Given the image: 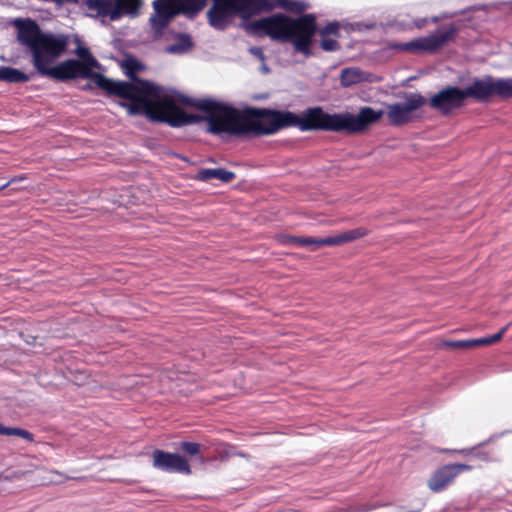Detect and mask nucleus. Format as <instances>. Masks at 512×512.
I'll list each match as a JSON object with an SVG mask.
<instances>
[{
	"mask_svg": "<svg viewBox=\"0 0 512 512\" xmlns=\"http://www.w3.org/2000/svg\"><path fill=\"white\" fill-rule=\"evenodd\" d=\"M8 184H9L8 182H6V183H4V184H1V185H0V190H1V189H4Z\"/></svg>",
	"mask_w": 512,
	"mask_h": 512,
	"instance_id": "31",
	"label": "nucleus"
},
{
	"mask_svg": "<svg viewBox=\"0 0 512 512\" xmlns=\"http://www.w3.org/2000/svg\"><path fill=\"white\" fill-rule=\"evenodd\" d=\"M235 174L231 171L217 168V169H202L198 172L197 178L202 181H208L210 179H219L224 183L231 182L235 179Z\"/></svg>",
	"mask_w": 512,
	"mask_h": 512,
	"instance_id": "17",
	"label": "nucleus"
},
{
	"mask_svg": "<svg viewBox=\"0 0 512 512\" xmlns=\"http://www.w3.org/2000/svg\"><path fill=\"white\" fill-rule=\"evenodd\" d=\"M508 326L509 325L505 326L498 333H496V334H494L492 336L476 339L477 346L490 345V344L498 342L503 337V335L506 332Z\"/></svg>",
	"mask_w": 512,
	"mask_h": 512,
	"instance_id": "24",
	"label": "nucleus"
},
{
	"mask_svg": "<svg viewBox=\"0 0 512 512\" xmlns=\"http://www.w3.org/2000/svg\"><path fill=\"white\" fill-rule=\"evenodd\" d=\"M492 77L486 76L474 79L469 86L463 90L465 99L472 98L477 101L492 97Z\"/></svg>",
	"mask_w": 512,
	"mask_h": 512,
	"instance_id": "14",
	"label": "nucleus"
},
{
	"mask_svg": "<svg viewBox=\"0 0 512 512\" xmlns=\"http://www.w3.org/2000/svg\"><path fill=\"white\" fill-rule=\"evenodd\" d=\"M206 0H154V13L150 17L152 29L160 33L179 13L195 14L205 5Z\"/></svg>",
	"mask_w": 512,
	"mask_h": 512,
	"instance_id": "6",
	"label": "nucleus"
},
{
	"mask_svg": "<svg viewBox=\"0 0 512 512\" xmlns=\"http://www.w3.org/2000/svg\"><path fill=\"white\" fill-rule=\"evenodd\" d=\"M250 52L257 58H259L261 61L264 60L263 50L260 47H252L250 48Z\"/></svg>",
	"mask_w": 512,
	"mask_h": 512,
	"instance_id": "28",
	"label": "nucleus"
},
{
	"mask_svg": "<svg viewBox=\"0 0 512 512\" xmlns=\"http://www.w3.org/2000/svg\"><path fill=\"white\" fill-rule=\"evenodd\" d=\"M465 100L462 89L458 87H447L431 97L430 106L446 114L460 107Z\"/></svg>",
	"mask_w": 512,
	"mask_h": 512,
	"instance_id": "12",
	"label": "nucleus"
},
{
	"mask_svg": "<svg viewBox=\"0 0 512 512\" xmlns=\"http://www.w3.org/2000/svg\"><path fill=\"white\" fill-rule=\"evenodd\" d=\"M0 435H7V436H18L21 437L27 441L32 442L34 440L33 434L29 431L17 428V427H6L3 424L0 423Z\"/></svg>",
	"mask_w": 512,
	"mask_h": 512,
	"instance_id": "22",
	"label": "nucleus"
},
{
	"mask_svg": "<svg viewBox=\"0 0 512 512\" xmlns=\"http://www.w3.org/2000/svg\"><path fill=\"white\" fill-rule=\"evenodd\" d=\"M181 449L189 455H196L200 452V445L195 442H182Z\"/></svg>",
	"mask_w": 512,
	"mask_h": 512,
	"instance_id": "25",
	"label": "nucleus"
},
{
	"mask_svg": "<svg viewBox=\"0 0 512 512\" xmlns=\"http://www.w3.org/2000/svg\"><path fill=\"white\" fill-rule=\"evenodd\" d=\"M252 26L264 32L273 40L292 42L294 49L305 56L311 55L312 38L316 32L313 15L292 19L283 14H275L255 21Z\"/></svg>",
	"mask_w": 512,
	"mask_h": 512,
	"instance_id": "4",
	"label": "nucleus"
},
{
	"mask_svg": "<svg viewBox=\"0 0 512 512\" xmlns=\"http://www.w3.org/2000/svg\"><path fill=\"white\" fill-rule=\"evenodd\" d=\"M86 4L89 11L115 21L124 15L135 16L141 0H87Z\"/></svg>",
	"mask_w": 512,
	"mask_h": 512,
	"instance_id": "7",
	"label": "nucleus"
},
{
	"mask_svg": "<svg viewBox=\"0 0 512 512\" xmlns=\"http://www.w3.org/2000/svg\"><path fill=\"white\" fill-rule=\"evenodd\" d=\"M321 47L325 51H336L340 48L338 44L339 24L337 22L329 23L321 32Z\"/></svg>",
	"mask_w": 512,
	"mask_h": 512,
	"instance_id": "15",
	"label": "nucleus"
},
{
	"mask_svg": "<svg viewBox=\"0 0 512 512\" xmlns=\"http://www.w3.org/2000/svg\"><path fill=\"white\" fill-rule=\"evenodd\" d=\"M188 47H189V43L184 42V43H180V44L170 45L166 48V51L168 53H173V54L183 53L188 49Z\"/></svg>",
	"mask_w": 512,
	"mask_h": 512,
	"instance_id": "26",
	"label": "nucleus"
},
{
	"mask_svg": "<svg viewBox=\"0 0 512 512\" xmlns=\"http://www.w3.org/2000/svg\"><path fill=\"white\" fill-rule=\"evenodd\" d=\"M24 474H25V473H24V472H21V471H19V472H14V473H13V475H12V477H14V478H19V477L24 476Z\"/></svg>",
	"mask_w": 512,
	"mask_h": 512,
	"instance_id": "30",
	"label": "nucleus"
},
{
	"mask_svg": "<svg viewBox=\"0 0 512 512\" xmlns=\"http://www.w3.org/2000/svg\"><path fill=\"white\" fill-rule=\"evenodd\" d=\"M19 42L29 48L35 69L42 76L58 80L75 78L87 74V67L77 60L55 64L68 46V37L63 34L43 32L35 21L16 19Z\"/></svg>",
	"mask_w": 512,
	"mask_h": 512,
	"instance_id": "3",
	"label": "nucleus"
},
{
	"mask_svg": "<svg viewBox=\"0 0 512 512\" xmlns=\"http://www.w3.org/2000/svg\"><path fill=\"white\" fill-rule=\"evenodd\" d=\"M30 80V77L22 71L12 68L1 66L0 67V81L8 83H23Z\"/></svg>",
	"mask_w": 512,
	"mask_h": 512,
	"instance_id": "18",
	"label": "nucleus"
},
{
	"mask_svg": "<svg viewBox=\"0 0 512 512\" xmlns=\"http://www.w3.org/2000/svg\"><path fill=\"white\" fill-rule=\"evenodd\" d=\"M153 467L167 472H176L185 475L191 474L187 459L179 454L155 450L153 452Z\"/></svg>",
	"mask_w": 512,
	"mask_h": 512,
	"instance_id": "11",
	"label": "nucleus"
},
{
	"mask_svg": "<svg viewBox=\"0 0 512 512\" xmlns=\"http://www.w3.org/2000/svg\"><path fill=\"white\" fill-rule=\"evenodd\" d=\"M121 67L131 82L114 81L95 74V83L103 90L126 100L121 105L130 115L144 114L149 119L167 122L172 126H182L196 121L193 115L182 108L183 99L172 89L152 82L134 78L133 74L142 68L133 57H126Z\"/></svg>",
	"mask_w": 512,
	"mask_h": 512,
	"instance_id": "2",
	"label": "nucleus"
},
{
	"mask_svg": "<svg viewBox=\"0 0 512 512\" xmlns=\"http://www.w3.org/2000/svg\"><path fill=\"white\" fill-rule=\"evenodd\" d=\"M49 477L45 479L47 483H61L65 479H67L66 476L62 475L61 473L57 471H50L48 472Z\"/></svg>",
	"mask_w": 512,
	"mask_h": 512,
	"instance_id": "27",
	"label": "nucleus"
},
{
	"mask_svg": "<svg viewBox=\"0 0 512 512\" xmlns=\"http://www.w3.org/2000/svg\"><path fill=\"white\" fill-rule=\"evenodd\" d=\"M455 32V28L450 26L425 37L416 38L405 43L394 44L392 48L409 53L433 52L452 40Z\"/></svg>",
	"mask_w": 512,
	"mask_h": 512,
	"instance_id": "8",
	"label": "nucleus"
},
{
	"mask_svg": "<svg viewBox=\"0 0 512 512\" xmlns=\"http://www.w3.org/2000/svg\"><path fill=\"white\" fill-rule=\"evenodd\" d=\"M477 346L476 339L443 341L441 347L450 349H471Z\"/></svg>",
	"mask_w": 512,
	"mask_h": 512,
	"instance_id": "23",
	"label": "nucleus"
},
{
	"mask_svg": "<svg viewBox=\"0 0 512 512\" xmlns=\"http://www.w3.org/2000/svg\"><path fill=\"white\" fill-rule=\"evenodd\" d=\"M367 233L368 231L365 228H357L342 232L335 236H328L324 238L289 237L288 242L297 246H307L310 250L315 251L322 246H339L344 243L354 241L364 237Z\"/></svg>",
	"mask_w": 512,
	"mask_h": 512,
	"instance_id": "10",
	"label": "nucleus"
},
{
	"mask_svg": "<svg viewBox=\"0 0 512 512\" xmlns=\"http://www.w3.org/2000/svg\"><path fill=\"white\" fill-rule=\"evenodd\" d=\"M270 3L272 5V9L275 6H279L287 11L295 13H301L308 8V5L304 1L300 0H275V3L270 0ZM269 10H271V8Z\"/></svg>",
	"mask_w": 512,
	"mask_h": 512,
	"instance_id": "21",
	"label": "nucleus"
},
{
	"mask_svg": "<svg viewBox=\"0 0 512 512\" xmlns=\"http://www.w3.org/2000/svg\"><path fill=\"white\" fill-rule=\"evenodd\" d=\"M340 81L343 87H350L365 81H370V74L357 67L345 68L341 71Z\"/></svg>",
	"mask_w": 512,
	"mask_h": 512,
	"instance_id": "16",
	"label": "nucleus"
},
{
	"mask_svg": "<svg viewBox=\"0 0 512 512\" xmlns=\"http://www.w3.org/2000/svg\"><path fill=\"white\" fill-rule=\"evenodd\" d=\"M263 70H264L265 72H268V68H267V67H265V66L263 67Z\"/></svg>",
	"mask_w": 512,
	"mask_h": 512,
	"instance_id": "32",
	"label": "nucleus"
},
{
	"mask_svg": "<svg viewBox=\"0 0 512 512\" xmlns=\"http://www.w3.org/2000/svg\"><path fill=\"white\" fill-rule=\"evenodd\" d=\"M425 22L426 20L425 19H422V20H419L417 22H415V25L418 27V28H421L425 25Z\"/></svg>",
	"mask_w": 512,
	"mask_h": 512,
	"instance_id": "29",
	"label": "nucleus"
},
{
	"mask_svg": "<svg viewBox=\"0 0 512 512\" xmlns=\"http://www.w3.org/2000/svg\"><path fill=\"white\" fill-rule=\"evenodd\" d=\"M270 8H272L270 0H213V6L209 9L207 15L210 25L222 30L237 14L247 18L262 9Z\"/></svg>",
	"mask_w": 512,
	"mask_h": 512,
	"instance_id": "5",
	"label": "nucleus"
},
{
	"mask_svg": "<svg viewBox=\"0 0 512 512\" xmlns=\"http://www.w3.org/2000/svg\"><path fill=\"white\" fill-rule=\"evenodd\" d=\"M425 104V98L417 93H409L404 101L387 105L386 115L392 125H402L415 117V112Z\"/></svg>",
	"mask_w": 512,
	"mask_h": 512,
	"instance_id": "9",
	"label": "nucleus"
},
{
	"mask_svg": "<svg viewBox=\"0 0 512 512\" xmlns=\"http://www.w3.org/2000/svg\"><path fill=\"white\" fill-rule=\"evenodd\" d=\"M198 108L206 114L209 131L214 134L241 135L247 133L269 135L284 127H298L302 131L328 130L360 133L377 123L384 112L362 107L351 113L329 114L320 107L309 108L301 115L260 109H236L223 103L205 99Z\"/></svg>",
	"mask_w": 512,
	"mask_h": 512,
	"instance_id": "1",
	"label": "nucleus"
},
{
	"mask_svg": "<svg viewBox=\"0 0 512 512\" xmlns=\"http://www.w3.org/2000/svg\"><path fill=\"white\" fill-rule=\"evenodd\" d=\"M492 96L512 98V79L492 77Z\"/></svg>",
	"mask_w": 512,
	"mask_h": 512,
	"instance_id": "19",
	"label": "nucleus"
},
{
	"mask_svg": "<svg viewBox=\"0 0 512 512\" xmlns=\"http://www.w3.org/2000/svg\"><path fill=\"white\" fill-rule=\"evenodd\" d=\"M470 468V466L465 464L446 465L431 476L428 481V487L433 492H440L450 485L458 474Z\"/></svg>",
	"mask_w": 512,
	"mask_h": 512,
	"instance_id": "13",
	"label": "nucleus"
},
{
	"mask_svg": "<svg viewBox=\"0 0 512 512\" xmlns=\"http://www.w3.org/2000/svg\"><path fill=\"white\" fill-rule=\"evenodd\" d=\"M76 53L82 59V61L79 62L88 69L87 74L77 75L76 77H93L95 79V75H92V70L98 67L97 61L90 54L88 49L84 47H78Z\"/></svg>",
	"mask_w": 512,
	"mask_h": 512,
	"instance_id": "20",
	"label": "nucleus"
}]
</instances>
